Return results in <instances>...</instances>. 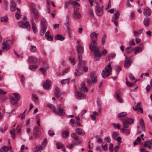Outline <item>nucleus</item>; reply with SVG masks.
Masks as SVG:
<instances>
[{"instance_id": "f257e3e1", "label": "nucleus", "mask_w": 152, "mask_h": 152, "mask_svg": "<svg viewBox=\"0 0 152 152\" xmlns=\"http://www.w3.org/2000/svg\"><path fill=\"white\" fill-rule=\"evenodd\" d=\"M90 37L91 40V42L89 45V48L90 50H92V46L95 47L96 45H97L96 41L98 39L97 34L94 32H93L90 35Z\"/></svg>"}, {"instance_id": "f03ea898", "label": "nucleus", "mask_w": 152, "mask_h": 152, "mask_svg": "<svg viewBox=\"0 0 152 152\" xmlns=\"http://www.w3.org/2000/svg\"><path fill=\"white\" fill-rule=\"evenodd\" d=\"M92 50H90L91 51L94 53L95 60L96 61H99L101 56V53L99 50V48L97 47V45H96L95 47L92 46Z\"/></svg>"}, {"instance_id": "7ed1b4c3", "label": "nucleus", "mask_w": 152, "mask_h": 152, "mask_svg": "<svg viewBox=\"0 0 152 152\" xmlns=\"http://www.w3.org/2000/svg\"><path fill=\"white\" fill-rule=\"evenodd\" d=\"M18 25L21 27L23 28H26L28 30L30 29L29 23L28 21H25V22H18Z\"/></svg>"}, {"instance_id": "20e7f679", "label": "nucleus", "mask_w": 152, "mask_h": 152, "mask_svg": "<svg viewBox=\"0 0 152 152\" xmlns=\"http://www.w3.org/2000/svg\"><path fill=\"white\" fill-rule=\"evenodd\" d=\"M125 56L126 60L125 61L124 63V66L125 68H128L131 65V61L130 60V57L129 58H127L125 54L124 55Z\"/></svg>"}, {"instance_id": "39448f33", "label": "nucleus", "mask_w": 152, "mask_h": 152, "mask_svg": "<svg viewBox=\"0 0 152 152\" xmlns=\"http://www.w3.org/2000/svg\"><path fill=\"white\" fill-rule=\"evenodd\" d=\"M76 98L78 99H84L86 98V96L85 94L80 91H77L75 94Z\"/></svg>"}, {"instance_id": "423d86ee", "label": "nucleus", "mask_w": 152, "mask_h": 152, "mask_svg": "<svg viewBox=\"0 0 152 152\" xmlns=\"http://www.w3.org/2000/svg\"><path fill=\"white\" fill-rule=\"evenodd\" d=\"M40 134V132L39 128L37 126L34 127L33 134L35 137L37 138L39 137Z\"/></svg>"}, {"instance_id": "0eeeda50", "label": "nucleus", "mask_w": 152, "mask_h": 152, "mask_svg": "<svg viewBox=\"0 0 152 152\" xmlns=\"http://www.w3.org/2000/svg\"><path fill=\"white\" fill-rule=\"evenodd\" d=\"M92 82L94 83H96L97 81V77L96 74L94 72H91L90 75Z\"/></svg>"}, {"instance_id": "6e6552de", "label": "nucleus", "mask_w": 152, "mask_h": 152, "mask_svg": "<svg viewBox=\"0 0 152 152\" xmlns=\"http://www.w3.org/2000/svg\"><path fill=\"white\" fill-rule=\"evenodd\" d=\"M143 12L145 16L146 17L149 16L151 14V9L148 7H146L144 8Z\"/></svg>"}, {"instance_id": "1a4fd4ad", "label": "nucleus", "mask_w": 152, "mask_h": 152, "mask_svg": "<svg viewBox=\"0 0 152 152\" xmlns=\"http://www.w3.org/2000/svg\"><path fill=\"white\" fill-rule=\"evenodd\" d=\"M32 12L34 14L35 19H38L39 17V14L38 11L37 9L33 8L32 10Z\"/></svg>"}, {"instance_id": "9d476101", "label": "nucleus", "mask_w": 152, "mask_h": 152, "mask_svg": "<svg viewBox=\"0 0 152 152\" xmlns=\"http://www.w3.org/2000/svg\"><path fill=\"white\" fill-rule=\"evenodd\" d=\"M54 94L55 96L58 98H59L61 96V93L59 88L58 87H56L55 88Z\"/></svg>"}, {"instance_id": "9b49d317", "label": "nucleus", "mask_w": 152, "mask_h": 152, "mask_svg": "<svg viewBox=\"0 0 152 152\" xmlns=\"http://www.w3.org/2000/svg\"><path fill=\"white\" fill-rule=\"evenodd\" d=\"M37 61V58L34 56H31L28 58V61L30 63L34 64Z\"/></svg>"}, {"instance_id": "f8f14e48", "label": "nucleus", "mask_w": 152, "mask_h": 152, "mask_svg": "<svg viewBox=\"0 0 152 152\" xmlns=\"http://www.w3.org/2000/svg\"><path fill=\"white\" fill-rule=\"evenodd\" d=\"M96 12L97 15L99 16H101L103 13V10L102 7H96Z\"/></svg>"}, {"instance_id": "ddd939ff", "label": "nucleus", "mask_w": 152, "mask_h": 152, "mask_svg": "<svg viewBox=\"0 0 152 152\" xmlns=\"http://www.w3.org/2000/svg\"><path fill=\"white\" fill-rule=\"evenodd\" d=\"M144 49V47H137L135 48L133 50L135 54H136L142 51Z\"/></svg>"}, {"instance_id": "4468645a", "label": "nucleus", "mask_w": 152, "mask_h": 152, "mask_svg": "<svg viewBox=\"0 0 152 152\" xmlns=\"http://www.w3.org/2000/svg\"><path fill=\"white\" fill-rule=\"evenodd\" d=\"M75 131L76 133L82 136H84L85 134V131L81 128H77L75 129Z\"/></svg>"}, {"instance_id": "2eb2a0df", "label": "nucleus", "mask_w": 152, "mask_h": 152, "mask_svg": "<svg viewBox=\"0 0 152 152\" xmlns=\"http://www.w3.org/2000/svg\"><path fill=\"white\" fill-rule=\"evenodd\" d=\"M31 22L33 30L34 32L35 33L38 30L33 18L31 19Z\"/></svg>"}, {"instance_id": "dca6fc26", "label": "nucleus", "mask_w": 152, "mask_h": 152, "mask_svg": "<svg viewBox=\"0 0 152 152\" xmlns=\"http://www.w3.org/2000/svg\"><path fill=\"white\" fill-rule=\"evenodd\" d=\"M59 116L64 115L65 114L64 109L62 108L59 107L58 110L57 111L56 113Z\"/></svg>"}, {"instance_id": "f3484780", "label": "nucleus", "mask_w": 152, "mask_h": 152, "mask_svg": "<svg viewBox=\"0 0 152 152\" xmlns=\"http://www.w3.org/2000/svg\"><path fill=\"white\" fill-rule=\"evenodd\" d=\"M144 146L145 147L148 148L149 149H151L152 148V143H151L150 140L145 142Z\"/></svg>"}, {"instance_id": "a211bd4d", "label": "nucleus", "mask_w": 152, "mask_h": 152, "mask_svg": "<svg viewBox=\"0 0 152 152\" xmlns=\"http://www.w3.org/2000/svg\"><path fill=\"white\" fill-rule=\"evenodd\" d=\"M77 52L80 54L82 53L84 50L83 47L80 44L78 45L77 46Z\"/></svg>"}, {"instance_id": "6ab92c4d", "label": "nucleus", "mask_w": 152, "mask_h": 152, "mask_svg": "<svg viewBox=\"0 0 152 152\" xmlns=\"http://www.w3.org/2000/svg\"><path fill=\"white\" fill-rule=\"evenodd\" d=\"M80 90L85 93L87 92L88 90L87 87L85 86L84 82L82 83L81 85Z\"/></svg>"}, {"instance_id": "aec40b11", "label": "nucleus", "mask_w": 152, "mask_h": 152, "mask_svg": "<svg viewBox=\"0 0 152 152\" xmlns=\"http://www.w3.org/2000/svg\"><path fill=\"white\" fill-rule=\"evenodd\" d=\"M114 97L117 99L119 102L121 103L123 102L124 100L117 93H116L114 94Z\"/></svg>"}, {"instance_id": "412c9836", "label": "nucleus", "mask_w": 152, "mask_h": 152, "mask_svg": "<svg viewBox=\"0 0 152 152\" xmlns=\"http://www.w3.org/2000/svg\"><path fill=\"white\" fill-rule=\"evenodd\" d=\"M43 86L45 89L46 90L49 89L50 87L49 81L48 80H47L46 81L44 82Z\"/></svg>"}, {"instance_id": "4be33fe9", "label": "nucleus", "mask_w": 152, "mask_h": 152, "mask_svg": "<svg viewBox=\"0 0 152 152\" xmlns=\"http://www.w3.org/2000/svg\"><path fill=\"white\" fill-rule=\"evenodd\" d=\"M15 4L14 1H11L10 4V9L11 11H14L15 10Z\"/></svg>"}, {"instance_id": "5701e85b", "label": "nucleus", "mask_w": 152, "mask_h": 152, "mask_svg": "<svg viewBox=\"0 0 152 152\" xmlns=\"http://www.w3.org/2000/svg\"><path fill=\"white\" fill-rule=\"evenodd\" d=\"M73 16L75 19H80L81 17V15L79 12H74Z\"/></svg>"}, {"instance_id": "b1692460", "label": "nucleus", "mask_w": 152, "mask_h": 152, "mask_svg": "<svg viewBox=\"0 0 152 152\" xmlns=\"http://www.w3.org/2000/svg\"><path fill=\"white\" fill-rule=\"evenodd\" d=\"M10 101L11 104L13 105H16L18 103V101L14 97H11L10 99Z\"/></svg>"}, {"instance_id": "393cba45", "label": "nucleus", "mask_w": 152, "mask_h": 152, "mask_svg": "<svg viewBox=\"0 0 152 152\" xmlns=\"http://www.w3.org/2000/svg\"><path fill=\"white\" fill-rule=\"evenodd\" d=\"M54 39L56 40L63 41L64 39L65 38L62 35L58 34L55 36Z\"/></svg>"}, {"instance_id": "a878e982", "label": "nucleus", "mask_w": 152, "mask_h": 152, "mask_svg": "<svg viewBox=\"0 0 152 152\" xmlns=\"http://www.w3.org/2000/svg\"><path fill=\"white\" fill-rule=\"evenodd\" d=\"M110 74V73L105 71L104 69L102 72V75L103 78H105L108 76Z\"/></svg>"}, {"instance_id": "bb28decb", "label": "nucleus", "mask_w": 152, "mask_h": 152, "mask_svg": "<svg viewBox=\"0 0 152 152\" xmlns=\"http://www.w3.org/2000/svg\"><path fill=\"white\" fill-rule=\"evenodd\" d=\"M120 13L119 11H118L114 15V16L113 17L112 21L113 22L114 20H117L119 17Z\"/></svg>"}, {"instance_id": "cd10ccee", "label": "nucleus", "mask_w": 152, "mask_h": 152, "mask_svg": "<svg viewBox=\"0 0 152 152\" xmlns=\"http://www.w3.org/2000/svg\"><path fill=\"white\" fill-rule=\"evenodd\" d=\"M42 149V148L41 146H37L33 149V152H40Z\"/></svg>"}, {"instance_id": "c85d7f7f", "label": "nucleus", "mask_w": 152, "mask_h": 152, "mask_svg": "<svg viewBox=\"0 0 152 152\" xmlns=\"http://www.w3.org/2000/svg\"><path fill=\"white\" fill-rule=\"evenodd\" d=\"M139 124L142 130L144 131L145 129V124L143 119L142 118H140Z\"/></svg>"}, {"instance_id": "c756f323", "label": "nucleus", "mask_w": 152, "mask_h": 152, "mask_svg": "<svg viewBox=\"0 0 152 152\" xmlns=\"http://www.w3.org/2000/svg\"><path fill=\"white\" fill-rule=\"evenodd\" d=\"M143 24L145 27H148L149 26V19L148 18H145L143 20Z\"/></svg>"}, {"instance_id": "7c9ffc66", "label": "nucleus", "mask_w": 152, "mask_h": 152, "mask_svg": "<svg viewBox=\"0 0 152 152\" xmlns=\"http://www.w3.org/2000/svg\"><path fill=\"white\" fill-rule=\"evenodd\" d=\"M41 24L42 27H47V21L44 18H42L41 21Z\"/></svg>"}, {"instance_id": "2f4dec72", "label": "nucleus", "mask_w": 152, "mask_h": 152, "mask_svg": "<svg viewBox=\"0 0 152 152\" xmlns=\"http://www.w3.org/2000/svg\"><path fill=\"white\" fill-rule=\"evenodd\" d=\"M98 115V113L96 111H94L93 114L91 115V117L92 120L95 121L96 120V117Z\"/></svg>"}, {"instance_id": "473e14b6", "label": "nucleus", "mask_w": 152, "mask_h": 152, "mask_svg": "<svg viewBox=\"0 0 152 152\" xmlns=\"http://www.w3.org/2000/svg\"><path fill=\"white\" fill-rule=\"evenodd\" d=\"M2 45V49H5L7 51L9 49L10 47L9 45H7L4 42L3 43Z\"/></svg>"}, {"instance_id": "72a5a7b5", "label": "nucleus", "mask_w": 152, "mask_h": 152, "mask_svg": "<svg viewBox=\"0 0 152 152\" xmlns=\"http://www.w3.org/2000/svg\"><path fill=\"white\" fill-rule=\"evenodd\" d=\"M86 62L84 61H80L79 62V63L78 65V68L79 69H81L83 66L84 65L86 64Z\"/></svg>"}, {"instance_id": "f704fd0d", "label": "nucleus", "mask_w": 152, "mask_h": 152, "mask_svg": "<svg viewBox=\"0 0 152 152\" xmlns=\"http://www.w3.org/2000/svg\"><path fill=\"white\" fill-rule=\"evenodd\" d=\"M69 133L68 131H63L62 132V137L64 138H67L69 136Z\"/></svg>"}, {"instance_id": "c9c22d12", "label": "nucleus", "mask_w": 152, "mask_h": 152, "mask_svg": "<svg viewBox=\"0 0 152 152\" xmlns=\"http://www.w3.org/2000/svg\"><path fill=\"white\" fill-rule=\"evenodd\" d=\"M104 69L105 71L110 73L112 70V68L110 65L109 64L106 66L105 67V69Z\"/></svg>"}, {"instance_id": "e433bc0d", "label": "nucleus", "mask_w": 152, "mask_h": 152, "mask_svg": "<svg viewBox=\"0 0 152 152\" xmlns=\"http://www.w3.org/2000/svg\"><path fill=\"white\" fill-rule=\"evenodd\" d=\"M141 103L140 102H138L136 106V109H137L138 110H140L141 113H142L143 112V109L142 108L140 107Z\"/></svg>"}, {"instance_id": "4c0bfd02", "label": "nucleus", "mask_w": 152, "mask_h": 152, "mask_svg": "<svg viewBox=\"0 0 152 152\" xmlns=\"http://www.w3.org/2000/svg\"><path fill=\"white\" fill-rule=\"evenodd\" d=\"M141 141V139L140 137H138L134 142V146L138 144Z\"/></svg>"}, {"instance_id": "58836bf2", "label": "nucleus", "mask_w": 152, "mask_h": 152, "mask_svg": "<svg viewBox=\"0 0 152 152\" xmlns=\"http://www.w3.org/2000/svg\"><path fill=\"white\" fill-rule=\"evenodd\" d=\"M123 123L124 127V128H127L129 127V124L126 120L124 121L123 122Z\"/></svg>"}, {"instance_id": "ea45409f", "label": "nucleus", "mask_w": 152, "mask_h": 152, "mask_svg": "<svg viewBox=\"0 0 152 152\" xmlns=\"http://www.w3.org/2000/svg\"><path fill=\"white\" fill-rule=\"evenodd\" d=\"M47 28L42 27L41 29L40 32V34L41 36H42L44 34L46 31Z\"/></svg>"}, {"instance_id": "a19ab883", "label": "nucleus", "mask_w": 152, "mask_h": 152, "mask_svg": "<svg viewBox=\"0 0 152 152\" xmlns=\"http://www.w3.org/2000/svg\"><path fill=\"white\" fill-rule=\"evenodd\" d=\"M132 50H133L131 46L127 47L125 50L126 53L127 54L130 53Z\"/></svg>"}, {"instance_id": "79ce46f5", "label": "nucleus", "mask_w": 152, "mask_h": 152, "mask_svg": "<svg viewBox=\"0 0 152 152\" xmlns=\"http://www.w3.org/2000/svg\"><path fill=\"white\" fill-rule=\"evenodd\" d=\"M71 137L74 140H76L77 139L79 138V137L78 135H77L76 133H72L71 134Z\"/></svg>"}, {"instance_id": "37998d69", "label": "nucleus", "mask_w": 152, "mask_h": 152, "mask_svg": "<svg viewBox=\"0 0 152 152\" xmlns=\"http://www.w3.org/2000/svg\"><path fill=\"white\" fill-rule=\"evenodd\" d=\"M38 68L36 65H30L29 66V69L31 71H34Z\"/></svg>"}, {"instance_id": "c03bdc74", "label": "nucleus", "mask_w": 152, "mask_h": 152, "mask_svg": "<svg viewBox=\"0 0 152 152\" xmlns=\"http://www.w3.org/2000/svg\"><path fill=\"white\" fill-rule=\"evenodd\" d=\"M70 81V80L69 79H64L61 80V83L62 84H64L66 83L68 84Z\"/></svg>"}, {"instance_id": "a18cd8bd", "label": "nucleus", "mask_w": 152, "mask_h": 152, "mask_svg": "<svg viewBox=\"0 0 152 152\" xmlns=\"http://www.w3.org/2000/svg\"><path fill=\"white\" fill-rule=\"evenodd\" d=\"M1 20L2 22H6L8 21V17L6 16L1 18Z\"/></svg>"}, {"instance_id": "49530a36", "label": "nucleus", "mask_w": 152, "mask_h": 152, "mask_svg": "<svg viewBox=\"0 0 152 152\" xmlns=\"http://www.w3.org/2000/svg\"><path fill=\"white\" fill-rule=\"evenodd\" d=\"M32 97L35 102L37 103L38 102L39 100L37 95L36 94H33L32 95Z\"/></svg>"}, {"instance_id": "de8ad7c7", "label": "nucleus", "mask_w": 152, "mask_h": 152, "mask_svg": "<svg viewBox=\"0 0 152 152\" xmlns=\"http://www.w3.org/2000/svg\"><path fill=\"white\" fill-rule=\"evenodd\" d=\"M13 94L15 97V99L17 100V101L19 100L20 98V95L18 93H14Z\"/></svg>"}, {"instance_id": "09e8293b", "label": "nucleus", "mask_w": 152, "mask_h": 152, "mask_svg": "<svg viewBox=\"0 0 152 152\" xmlns=\"http://www.w3.org/2000/svg\"><path fill=\"white\" fill-rule=\"evenodd\" d=\"M122 132L126 135H128L130 134V130L128 129H122Z\"/></svg>"}, {"instance_id": "8fccbe9b", "label": "nucleus", "mask_w": 152, "mask_h": 152, "mask_svg": "<svg viewBox=\"0 0 152 152\" xmlns=\"http://www.w3.org/2000/svg\"><path fill=\"white\" fill-rule=\"evenodd\" d=\"M127 113L126 112H122L119 113L118 117L119 118H121L127 115Z\"/></svg>"}, {"instance_id": "3c124183", "label": "nucleus", "mask_w": 152, "mask_h": 152, "mask_svg": "<svg viewBox=\"0 0 152 152\" xmlns=\"http://www.w3.org/2000/svg\"><path fill=\"white\" fill-rule=\"evenodd\" d=\"M21 126L19 125H17L16 129L17 132L18 133H20L21 132Z\"/></svg>"}, {"instance_id": "603ef678", "label": "nucleus", "mask_w": 152, "mask_h": 152, "mask_svg": "<svg viewBox=\"0 0 152 152\" xmlns=\"http://www.w3.org/2000/svg\"><path fill=\"white\" fill-rule=\"evenodd\" d=\"M143 31L142 29H141L138 31H134V34L135 36L140 34L142 33Z\"/></svg>"}, {"instance_id": "864d4df0", "label": "nucleus", "mask_w": 152, "mask_h": 152, "mask_svg": "<svg viewBox=\"0 0 152 152\" xmlns=\"http://www.w3.org/2000/svg\"><path fill=\"white\" fill-rule=\"evenodd\" d=\"M126 120L128 121L129 124H133L134 121V120L132 118H127Z\"/></svg>"}, {"instance_id": "5fc2aeb1", "label": "nucleus", "mask_w": 152, "mask_h": 152, "mask_svg": "<svg viewBox=\"0 0 152 152\" xmlns=\"http://www.w3.org/2000/svg\"><path fill=\"white\" fill-rule=\"evenodd\" d=\"M36 47L35 46L32 45H31L30 48V50L32 52H34L36 51Z\"/></svg>"}, {"instance_id": "6e6d98bb", "label": "nucleus", "mask_w": 152, "mask_h": 152, "mask_svg": "<svg viewBox=\"0 0 152 152\" xmlns=\"http://www.w3.org/2000/svg\"><path fill=\"white\" fill-rule=\"evenodd\" d=\"M57 148L58 149H59L61 148H63L64 147L63 144L61 143H56Z\"/></svg>"}, {"instance_id": "4d7b16f0", "label": "nucleus", "mask_w": 152, "mask_h": 152, "mask_svg": "<svg viewBox=\"0 0 152 152\" xmlns=\"http://www.w3.org/2000/svg\"><path fill=\"white\" fill-rule=\"evenodd\" d=\"M26 111V109L23 113L21 114L19 116V117L20 118V119L21 120H23V119L25 117V115L24 114V113H25Z\"/></svg>"}, {"instance_id": "13d9d810", "label": "nucleus", "mask_w": 152, "mask_h": 152, "mask_svg": "<svg viewBox=\"0 0 152 152\" xmlns=\"http://www.w3.org/2000/svg\"><path fill=\"white\" fill-rule=\"evenodd\" d=\"M113 145L111 143H110L109 145V150L110 152H113Z\"/></svg>"}, {"instance_id": "bf43d9fd", "label": "nucleus", "mask_w": 152, "mask_h": 152, "mask_svg": "<svg viewBox=\"0 0 152 152\" xmlns=\"http://www.w3.org/2000/svg\"><path fill=\"white\" fill-rule=\"evenodd\" d=\"M46 67H45V68L42 67L39 69V70L42 71L43 72V74L44 75L46 73V71L47 70V69H46Z\"/></svg>"}, {"instance_id": "052dcab7", "label": "nucleus", "mask_w": 152, "mask_h": 152, "mask_svg": "<svg viewBox=\"0 0 152 152\" xmlns=\"http://www.w3.org/2000/svg\"><path fill=\"white\" fill-rule=\"evenodd\" d=\"M106 36L105 34H104L103 36L102 37L101 39V42L103 44H104L105 43L106 39Z\"/></svg>"}, {"instance_id": "680f3d73", "label": "nucleus", "mask_w": 152, "mask_h": 152, "mask_svg": "<svg viewBox=\"0 0 152 152\" xmlns=\"http://www.w3.org/2000/svg\"><path fill=\"white\" fill-rule=\"evenodd\" d=\"M76 141L75 142L74 144H76V145H79V144H81L82 143V142L78 138V139H77L76 140H75Z\"/></svg>"}, {"instance_id": "e2e57ef3", "label": "nucleus", "mask_w": 152, "mask_h": 152, "mask_svg": "<svg viewBox=\"0 0 152 152\" xmlns=\"http://www.w3.org/2000/svg\"><path fill=\"white\" fill-rule=\"evenodd\" d=\"M101 146L103 150L105 151L107 149V143H106L104 145H102Z\"/></svg>"}, {"instance_id": "0e129e2a", "label": "nucleus", "mask_w": 152, "mask_h": 152, "mask_svg": "<svg viewBox=\"0 0 152 152\" xmlns=\"http://www.w3.org/2000/svg\"><path fill=\"white\" fill-rule=\"evenodd\" d=\"M46 37L48 41H52L53 40V37L52 35H49Z\"/></svg>"}, {"instance_id": "69168bd1", "label": "nucleus", "mask_w": 152, "mask_h": 152, "mask_svg": "<svg viewBox=\"0 0 152 152\" xmlns=\"http://www.w3.org/2000/svg\"><path fill=\"white\" fill-rule=\"evenodd\" d=\"M48 133L49 135L51 136H53L55 134L54 132L50 130L48 131Z\"/></svg>"}, {"instance_id": "338daca9", "label": "nucleus", "mask_w": 152, "mask_h": 152, "mask_svg": "<svg viewBox=\"0 0 152 152\" xmlns=\"http://www.w3.org/2000/svg\"><path fill=\"white\" fill-rule=\"evenodd\" d=\"M115 69L117 70L118 73H119L120 71L121 70V68L119 66L117 65L115 66Z\"/></svg>"}, {"instance_id": "774afa93", "label": "nucleus", "mask_w": 152, "mask_h": 152, "mask_svg": "<svg viewBox=\"0 0 152 152\" xmlns=\"http://www.w3.org/2000/svg\"><path fill=\"white\" fill-rule=\"evenodd\" d=\"M15 17L17 19H18L20 17L21 15L20 12H17L15 14Z\"/></svg>"}]
</instances>
